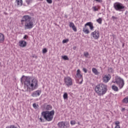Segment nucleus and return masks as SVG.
I'll list each match as a JSON object with an SVG mask.
<instances>
[{
	"label": "nucleus",
	"mask_w": 128,
	"mask_h": 128,
	"mask_svg": "<svg viewBox=\"0 0 128 128\" xmlns=\"http://www.w3.org/2000/svg\"><path fill=\"white\" fill-rule=\"evenodd\" d=\"M59 128H68L70 126V123L66 122H60L58 124Z\"/></svg>",
	"instance_id": "nucleus-12"
},
{
	"label": "nucleus",
	"mask_w": 128,
	"mask_h": 128,
	"mask_svg": "<svg viewBox=\"0 0 128 128\" xmlns=\"http://www.w3.org/2000/svg\"><path fill=\"white\" fill-rule=\"evenodd\" d=\"M34 19L32 16L28 15L23 16L21 21L20 24L24 26L25 30H30L34 28Z\"/></svg>",
	"instance_id": "nucleus-2"
},
{
	"label": "nucleus",
	"mask_w": 128,
	"mask_h": 128,
	"mask_svg": "<svg viewBox=\"0 0 128 128\" xmlns=\"http://www.w3.org/2000/svg\"><path fill=\"white\" fill-rule=\"evenodd\" d=\"M63 98L64 100H68V93L66 92L64 93L63 95Z\"/></svg>",
	"instance_id": "nucleus-25"
},
{
	"label": "nucleus",
	"mask_w": 128,
	"mask_h": 128,
	"mask_svg": "<svg viewBox=\"0 0 128 128\" xmlns=\"http://www.w3.org/2000/svg\"><path fill=\"white\" fill-rule=\"evenodd\" d=\"M40 94H42V90H37L32 92V96L33 98H36L38 96H40Z\"/></svg>",
	"instance_id": "nucleus-13"
},
{
	"label": "nucleus",
	"mask_w": 128,
	"mask_h": 128,
	"mask_svg": "<svg viewBox=\"0 0 128 128\" xmlns=\"http://www.w3.org/2000/svg\"><path fill=\"white\" fill-rule=\"evenodd\" d=\"M76 80H78V84H82L84 81V79L82 78V72H80V69H78L76 71Z\"/></svg>",
	"instance_id": "nucleus-9"
},
{
	"label": "nucleus",
	"mask_w": 128,
	"mask_h": 128,
	"mask_svg": "<svg viewBox=\"0 0 128 128\" xmlns=\"http://www.w3.org/2000/svg\"><path fill=\"white\" fill-rule=\"evenodd\" d=\"M122 102L124 104H128V96H126Z\"/></svg>",
	"instance_id": "nucleus-24"
},
{
	"label": "nucleus",
	"mask_w": 128,
	"mask_h": 128,
	"mask_svg": "<svg viewBox=\"0 0 128 128\" xmlns=\"http://www.w3.org/2000/svg\"><path fill=\"white\" fill-rule=\"evenodd\" d=\"M64 82L66 86H72L74 84L72 78L70 76H66L64 78Z\"/></svg>",
	"instance_id": "nucleus-10"
},
{
	"label": "nucleus",
	"mask_w": 128,
	"mask_h": 128,
	"mask_svg": "<svg viewBox=\"0 0 128 128\" xmlns=\"http://www.w3.org/2000/svg\"><path fill=\"white\" fill-rule=\"evenodd\" d=\"M42 52H43V54H46V53L48 52V50H46V48H44L43 49Z\"/></svg>",
	"instance_id": "nucleus-32"
},
{
	"label": "nucleus",
	"mask_w": 128,
	"mask_h": 128,
	"mask_svg": "<svg viewBox=\"0 0 128 128\" xmlns=\"http://www.w3.org/2000/svg\"><path fill=\"white\" fill-rule=\"evenodd\" d=\"M78 124H80L79 122H78Z\"/></svg>",
	"instance_id": "nucleus-41"
},
{
	"label": "nucleus",
	"mask_w": 128,
	"mask_h": 128,
	"mask_svg": "<svg viewBox=\"0 0 128 128\" xmlns=\"http://www.w3.org/2000/svg\"><path fill=\"white\" fill-rule=\"evenodd\" d=\"M114 84H116L118 85L119 88L122 90L124 86V81L120 77H116L114 82H113Z\"/></svg>",
	"instance_id": "nucleus-6"
},
{
	"label": "nucleus",
	"mask_w": 128,
	"mask_h": 128,
	"mask_svg": "<svg viewBox=\"0 0 128 128\" xmlns=\"http://www.w3.org/2000/svg\"><path fill=\"white\" fill-rule=\"evenodd\" d=\"M122 47L124 48V44H123V46H122Z\"/></svg>",
	"instance_id": "nucleus-42"
},
{
	"label": "nucleus",
	"mask_w": 128,
	"mask_h": 128,
	"mask_svg": "<svg viewBox=\"0 0 128 128\" xmlns=\"http://www.w3.org/2000/svg\"><path fill=\"white\" fill-rule=\"evenodd\" d=\"M68 39H66V40H62V42L63 44H66V42H68Z\"/></svg>",
	"instance_id": "nucleus-31"
},
{
	"label": "nucleus",
	"mask_w": 128,
	"mask_h": 128,
	"mask_svg": "<svg viewBox=\"0 0 128 128\" xmlns=\"http://www.w3.org/2000/svg\"><path fill=\"white\" fill-rule=\"evenodd\" d=\"M21 82L24 84L26 92H30L38 88V80L35 77L22 76Z\"/></svg>",
	"instance_id": "nucleus-1"
},
{
	"label": "nucleus",
	"mask_w": 128,
	"mask_h": 128,
	"mask_svg": "<svg viewBox=\"0 0 128 128\" xmlns=\"http://www.w3.org/2000/svg\"><path fill=\"white\" fill-rule=\"evenodd\" d=\"M96 2H102V0H94Z\"/></svg>",
	"instance_id": "nucleus-35"
},
{
	"label": "nucleus",
	"mask_w": 128,
	"mask_h": 128,
	"mask_svg": "<svg viewBox=\"0 0 128 128\" xmlns=\"http://www.w3.org/2000/svg\"><path fill=\"white\" fill-rule=\"evenodd\" d=\"M76 46H74L73 47V50H76Z\"/></svg>",
	"instance_id": "nucleus-39"
},
{
	"label": "nucleus",
	"mask_w": 128,
	"mask_h": 128,
	"mask_svg": "<svg viewBox=\"0 0 128 128\" xmlns=\"http://www.w3.org/2000/svg\"><path fill=\"white\" fill-rule=\"evenodd\" d=\"M19 46H20V48H26V42L24 40H20L19 42Z\"/></svg>",
	"instance_id": "nucleus-15"
},
{
	"label": "nucleus",
	"mask_w": 128,
	"mask_h": 128,
	"mask_svg": "<svg viewBox=\"0 0 128 128\" xmlns=\"http://www.w3.org/2000/svg\"><path fill=\"white\" fill-rule=\"evenodd\" d=\"M112 18H113V20H116V18L114 16H112Z\"/></svg>",
	"instance_id": "nucleus-38"
},
{
	"label": "nucleus",
	"mask_w": 128,
	"mask_h": 128,
	"mask_svg": "<svg viewBox=\"0 0 128 128\" xmlns=\"http://www.w3.org/2000/svg\"><path fill=\"white\" fill-rule=\"evenodd\" d=\"M28 35H25L24 37V40H26V38H28Z\"/></svg>",
	"instance_id": "nucleus-36"
},
{
	"label": "nucleus",
	"mask_w": 128,
	"mask_h": 128,
	"mask_svg": "<svg viewBox=\"0 0 128 128\" xmlns=\"http://www.w3.org/2000/svg\"><path fill=\"white\" fill-rule=\"evenodd\" d=\"M38 105L34 103L33 104V108H36V109L38 108Z\"/></svg>",
	"instance_id": "nucleus-30"
},
{
	"label": "nucleus",
	"mask_w": 128,
	"mask_h": 128,
	"mask_svg": "<svg viewBox=\"0 0 128 128\" xmlns=\"http://www.w3.org/2000/svg\"><path fill=\"white\" fill-rule=\"evenodd\" d=\"M114 8L116 10L122 12V10L124 8V6L120 2H116L114 4Z\"/></svg>",
	"instance_id": "nucleus-7"
},
{
	"label": "nucleus",
	"mask_w": 128,
	"mask_h": 128,
	"mask_svg": "<svg viewBox=\"0 0 128 128\" xmlns=\"http://www.w3.org/2000/svg\"><path fill=\"white\" fill-rule=\"evenodd\" d=\"M100 36V30H96L90 34V38L92 40H98Z\"/></svg>",
	"instance_id": "nucleus-8"
},
{
	"label": "nucleus",
	"mask_w": 128,
	"mask_h": 128,
	"mask_svg": "<svg viewBox=\"0 0 128 128\" xmlns=\"http://www.w3.org/2000/svg\"><path fill=\"white\" fill-rule=\"evenodd\" d=\"M92 72L94 74H96V76H98V74H100L98 71L94 68H92Z\"/></svg>",
	"instance_id": "nucleus-20"
},
{
	"label": "nucleus",
	"mask_w": 128,
	"mask_h": 128,
	"mask_svg": "<svg viewBox=\"0 0 128 128\" xmlns=\"http://www.w3.org/2000/svg\"><path fill=\"white\" fill-rule=\"evenodd\" d=\"M83 71L85 72V74H86L88 72V70L86 68H83Z\"/></svg>",
	"instance_id": "nucleus-34"
},
{
	"label": "nucleus",
	"mask_w": 128,
	"mask_h": 128,
	"mask_svg": "<svg viewBox=\"0 0 128 128\" xmlns=\"http://www.w3.org/2000/svg\"><path fill=\"white\" fill-rule=\"evenodd\" d=\"M5 40L4 34L2 33H0V44H4Z\"/></svg>",
	"instance_id": "nucleus-16"
},
{
	"label": "nucleus",
	"mask_w": 128,
	"mask_h": 128,
	"mask_svg": "<svg viewBox=\"0 0 128 128\" xmlns=\"http://www.w3.org/2000/svg\"><path fill=\"white\" fill-rule=\"evenodd\" d=\"M88 56H90V54H88V52H84V56L85 58H88Z\"/></svg>",
	"instance_id": "nucleus-27"
},
{
	"label": "nucleus",
	"mask_w": 128,
	"mask_h": 128,
	"mask_svg": "<svg viewBox=\"0 0 128 128\" xmlns=\"http://www.w3.org/2000/svg\"><path fill=\"white\" fill-rule=\"evenodd\" d=\"M112 70V68H110L109 70Z\"/></svg>",
	"instance_id": "nucleus-40"
},
{
	"label": "nucleus",
	"mask_w": 128,
	"mask_h": 128,
	"mask_svg": "<svg viewBox=\"0 0 128 128\" xmlns=\"http://www.w3.org/2000/svg\"><path fill=\"white\" fill-rule=\"evenodd\" d=\"M94 92L99 96H102L108 92V85L102 83L98 84L95 86Z\"/></svg>",
	"instance_id": "nucleus-4"
},
{
	"label": "nucleus",
	"mask_w": 128,
	"mask_h": 128,
	"mask_svg": "<svg viewBox=\"0 0 128 128\" xmlns=\"http://www.w3.org/2000/svg\"><path fill=\"white\" fill-rule=\"evenodd\" d=\"M124 110H126V108H122V111L124 112Z\"/></svg>",
	"instance_id": "nucleus-37"
},
{
	"label": "nucleus",
	"mask_w": 128,
	"mask_h": 128,
	"mask_svg": "<svg viewBox=\"0 0 128 128\" xmlns=\"http://www.w3.org/2000/svg\"><path fill=\"white\" fill-rule=\"evenodd\" d=\"M26 0L28 4H32V0Z\"/></svg>",
	"instance_id": "nucleus-29"
},
{
	"label": "nucleus",
	"mask_w": 128,
	"mask_h": 128,
	"mask_svg": "<svg viewBox=\"0 0 128 128\" xmlns=\"http://www.w3.org/2000/svg\"><path fill=\"white\" fill-rule=\"evenodd\" d=\"M70 124L72 126H74V124H76V120H71L70 122Z\"/></svg>",
	"instance_id": "nucleus-28"
},
{
	"label": "nucleus",
	"mask_w": 128,
	"mask_h": 128,
	"mask_svg": "<svg viewBox=\"0 0 128 128\" xmlns=\"http://www.w3.org/2000/svg\"><path fill=\"white\" fill-rule=\"evenodd\" d=\"M112 78V76L110 74H106L102 76V82L104 84H108Z\"/></svg>",
	"instance_id": "nucleus-11"
},
{
	"label": "nucleus",
	"mask_w": 128,
	"mask_h": 128,
	"mask_svg": "<svg viewBox=\"0 0 128 128\" xmlns=\"http://www.w3.org/2000/svg\"><path fill=\"white\" fill-rule=\"evenodd\" d=\"M54 110L44 111L41 113L40 116H38V120L40 122H44V120L46 122H52L54 120Z\"/></svg>",
	"instance_id": "nucleus-3"
},
{
	"label": "nucleus",
	"mask_w": 128,
	"mask_h": 128,
	"mask_svg": "<svg viewBox=\"0 0 128 128\" xmlns=\"http://www.w3.org/2000/svg\"><path fill=\"white\" fill-rule=\"evenodd\" d=\"M46 2L48 4H52V0H46Z\"/></svg>",
	"instance_id": "nucleus-33"
},
{
	"label": "nucleus",
	"mask_w": 128,
	"mask_h": 128,
	"mask_svg": "<svg viewBox=\"0 0 128 128\" xmlns=\"http://www.w3.org/2000/svg\"><path fill=\"white\" fill-rule=\"evenodd\" d=\"M112 88L114 92H118V88L116 86L113 84L112 86Z\"/></svg>",
	"instance_id": "nucleus-21"
},
{
	"label": "nucleus",
	"mask_w": 128,
	"mask_h": 128,
	"mask_svg": "<svg viewBox=\"0 0 128 128\" xmlns=\"http://www.w3.org/2000/svg\"><path fill=\"white\" fill-rule=\"evenodd\" d=\"M89 26L90 30H94V23L92 22H88L84 24L82 32H84L86 34H90V30L86 26Z\"/></svg>",
	"instance_id": "nucleus-5"
},
{
	"label": "nucleus",
	"mask_w": 128,
	"mask_h": 128,
	"mask_svg": "<svg viewBox=\"0 0 128 128\" xmlns=\"http://www.w3.org/2000/svg\"><path fill=\"white\" fill-rule=\"evenodd\" d=\"M44 109L46 110H50L52 108V106L50 105H48L45 104L44 105Z\"/></svg>",
	"instance_id": "nucleus-17"
},
{
	"label": "nucleus",
	"mask_w": 128,
	"mask_h": 128,
	"mask_svg": "<svg viewBox=\"0 0 128 128\" xmlns=\"http://www.w3.org/2000/svg\"><path fill=\"white\" fill-rule=\"evenodd\" d=\"M62 58H63V60H68V57L67 56H62Z\"/></svg>",
	"instance_id": "nucleus-26"
},
{
	"label": "nucleus",
	"mask_w": 128,
	"mask_h": 128,
	"mask_svg": "<svg viewBox=\"0 0 128 128\" xmlns=\"http://www.w3.org/2000/svg\"><path fill=\"white\" fill-rule=\"evenodd\" d=\"M92 9L93 10V12H98V10H100V6H94L92 7Z\"/></svg>",
	"instance_id": "nucleus-18"
},
{
	"label": "nucleus",
	"mask_w": 128,
	"mask_h": 128,
	"mask_svg": "<svg viewBox=\"0 0 128 128\" xmlns=\"http://www.w3.org/2000/svg\"><path fill=\"white\" fill-rule=\"evenodd\" d=\"M96 22H97L99 24H102V18H99L96 20Z\"/></svg>",
	"instance_id": "nucleus-23"
},
{
	"label": "nucleus",
	"mask_w": 128,
	"mask_h": 128,
	"mask_svg": "<svg viewBox=\"0 0 128 128\" xmlns=\"http://www.w3.org/2000/svg\"><path fill=\"white\" fill-rule=\"evenodd\" d=\"M16 2L19 6H22V0H16Z\"/></svg>",
	"instance_id": "nucleus-22"
},
{
	"label": "nucleus",
	"mask_w": 128,
	"mask_h": 128,
	"mask_svg": "<svg viewBox=\"0 0 128 128\" xmlns=\"http://www.w3.org/2000/svg\"><path fill=\"white\" fill-rule=\"evenodd\" d=\"M115 124V126L114 128H120V121L117 120L116 121L114 122Z\"/></svg>",
	"instance_id": "nucleus-19"
},
{
	"label": "nucleus",
	"mask_w": 128,
	"mask_h": 128,
	"mask_svg": "<svg viewBox=\"0 0 128 128\" xmlns=\"http://www.w3.org/2000/svg\"><path fill=\"white\" fill-rule=\"evenodd\" d=\"M70 28H72V30L74 32H78V30L76 29V26L74 25V24L72 22H70L69 24Z\"/></svg>",
	"instance_id": "nucleus-14"
}]
</instances>
